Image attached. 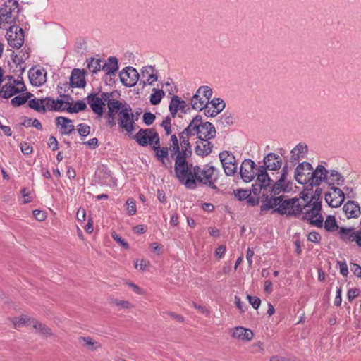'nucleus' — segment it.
Returning a JSON list of instances; mask_svg holds the SVG:
<instances>
[{
	"label": "nucleus",
	"instance_id": "393cba45",
	"mask_svg": "<svg viewBox=\"0 0 361 361\" xmlns=\"http://www.w3.org/2000/svg\"><path fill=\"white\" fill-rule=\"evenodd\" d=\"M102 70L106 72V75H114L118 70V59L115 56H110L102 64Z\"/></svg>",
	"mask_w": 361,
	"mask_h": 361
},
{
	"label": "nucleus",
	"instance_id": "473e14b6",
	"mask_svg": "<svg viewBox=\"0 0 361 361\" xmlns=\"http://www.w3.org/2000/svg\"><path fill=\"white\" fill-rule=\"evenodd\" d=\"M20 92V87H16L13 85L6 84L0 90V97L5 99H8L14 94Z\"/></svg>",
	"mask_w": 361,
	"mask_h": 361
},
{
	"label": "nucleus",
	"instance_id": "aec40b11",
	"mask_svg": "<svg viewBox=\"0 0 361 361\" xmlns=\"http://www.w3.org/2000/svg\"><path fill=\"white\" fill-rule=\"evenodd\" d=\"M264 164L267 170L276 171L281 167L282 160L279 155L269 153L264 158Z\"/></svg>",
	"mask_w": 361,
	"mask_h": 361
},
{
	"label": "nucleus",
	"instance_id": "5fc2aeb1",
	"mask_svg": "<svg viewBox=\"0 0 361 361\" xmlns=\"http://www.w3.org/2000/svg\"><path fill=\"white\" fill-rule=\"evenodd\" d=\"M77 128L78 133L81 136H87L90 133V127L85 123H80L78 125Z\"/></svg>",
	"mask_w": 361,
	"mask_h": 361
},
{
	"label": "nucleus",
	"instance_id": "052dcab7",
	"mask_svg": "<svg viewBox=\"0 0 361 361\" xmlns=\"http://www.w3.org/2000/svg\"><path fill=\"white\" fill-rule=\"evenodd\" d=\"M250 191H251V193L252 192V194L254 195L257 196V195H259L261 191H262V192L264 191V193H267V188L262 186L261 185L256 183L255 185H252V190H250Z\"/></svg>",
	"mask_w": 361,
	"mask_h": 361
},
{
	"label": "nucleus",
	"instance_id": "4468645a",
	"mask_svg": "<svg viewBox=\"0 0 361 361\" xmlns=\"http://www.w3.org/2000/svg\"><path fill=\"white\" fill-rule=\"evenodd\" d=\"M197 136L200 140L213 139L216 136V129L210 122H200L198 125Z\"/></svg>",
	"mask_w": 361,
	"mask_h": 361
},
{
	"label": "nucleus",
	"instance_id": "774afa93",
	"mask_svg": "<svg viewBox=\"0 0 361 361\" xmlns=\"http://www.w3.org/2000/svg\"><path fill=\"white\" fill-rule=\"evenodd\" d=\"M350 269L357 277H361V267L357 264H352Z\"/></svg>",
	"mask_w": 361,
	"mask_h": 361
},
{
	"label": "nucleus",
	"instance_id": "09e8293b",
	"mask_svg": "<svg viewBox=\"0 0 361 361\" xmlns=\"http://www.w3.org/2000/svg\"><path fill=\"white\" fill-rule=\"evenodd\" d=\"M154 151L155 152V156L159 161H162L163 159L169 161V148L167 147H160L159 149Z\"/></svg>",
	"mask_w": 361,
	"mask_h": 361
},
{
	"label": "nucleus",
	"instance_id": "6e6552de",
	"mask_svg": "<svg viewBox=\"0 0 361 361\" xmlns=\"http://www.w3.org/2000/svg\"><path fill=\"white\" fill-rule=\"evenodd\" d=\"M338 171L336 170H331L328 173V179L327 182L330 186V190L325 193V200L326 203L331 207L337 208L338 207V200H337V195L338 193L337 192V190H338V188L334 185V183H331L330 180L331 177H336V180H338Z\"/></svg>",
	"mask_w": 361,
	"mask_h": 361
},
{
	"label": "nucleus",
	"instance_id": "a878e982",
	"mask_svg": "<svg viewBox=\"0 0 361 361\" xmlns=\"http://www.w3.org/2000/svg\"><path fill=\"white\" fill-rule=\"evenodd\" d=\"M256 175L257 176V181L259 183L258 184L266 188L269 187L271 182H273V180L269 176L267 172V169L264 166H260L257 169V173Z\"/></svg>",
	"mask_w": 361,
	"mask_h": 361
},
{
	"label": "nucleus",
	"instance_id": "ddd939ff",
	"mask_svg": "<svg viewBox=\"0 0 361 361\" xmlns=\"http://www.w3.org/2000/svg\"><path fill=\"white\" fill-rule=\"evenodd\" d=\"M256 164L251 159H245L240 169L241 178L245 182H250L254 179L257 173L255 172Z\"/></svg>",
	"mask_w": 361,
	"mask_h": 361
},
{
	"label": "nucleus",
	"instance_id": "79ce46f5",
	"mask_svg": "<svg viewBox=\"0 0 361 361\" xmlns=\"http://www.w3.org/2000/svg\"><path fill=\"white\" fill-rule=\"evenodd\" d=\"M171 142L170 145V152H171V157H173L174 155H177L180 152V145L178 142V140L176 135H172L171 136Z\"/></svg>",
	"mask_w": 361,
	"mask_h": 361
},
{
	"label": "nucleus",
	"instance_id": "49530a36",
	"mask_svg": "<svg viewBox=\"0 0 361 361\" xmlns=\"http://www.w3.org/2000/svg\"><path fill=\"white\" fill-rule=\"evenodd\" d=\"M28 106L30 108H31L38 112H40V113L46 112V109H44V106L42 105V104L40 103V99H37L35 98H34L32 99H30L29 102H28Z\"/></svg>",
	"mask_w": 361,
	"mask_h": 361
},
{
	"label": "nucleus",
	"instance_id": "20e7f679",
	"mask_svg": "<svg viewBox=\"0 0 361 361\" xmlns=\"http://www.w3.org/2000/svg\"><path fill=\"white\" fill-rule=\"evenodd\" d=\"M190 136L180 133L179 134L180 142L181 149L180 148V152L176 155L175 158L174 171H177V173L185 172V169L187 166V158L192 155L191 145L189 141Z\"/></svg>",
	"mask_w": 361,
	"mask_h": 361
},
{
	"label": "nucleus",
	"instance_id": "de8ad7c7",
	"mask_svg": "<svg viewBox=\"0 0 361 361\" xmlns=\"http://www.w3.org/2000/svg\"><path fill=\"white\" fill-rule=\"evenodd\" d=\"M40 103L44 106L46 110L48 109L49 111H54V109H59L58 107L56 108L55 100L51 97L40 99Z\"/></svg>",
	"mask_w": 361,
	"mask_h": 361
},
{
	"label": "nucleus",
	"instance_id": "a211bd4d",
	"mask_svg": "<svg viewBox=\"0 0 361 361\" xmlns=\"http://www.w3.org/2000/svg\"><path fill=\"white\" fill-rule=\"evenodd\" d=\"M329 171L322 165H318L310 173V185H319L325 179H328Z\"/></svg>",
	"mask_w": 361,
	"mask_h": 361
},
{
	"label": "nucleus",
	"instance_id": "69168bd1",
	"mask_svg": "<svg viewBox=\"0 0 361 361\" xmlns=\"http://www.w3.org/2000/svg\"><path fill=\"white\" fill-rule=\"evenodd\" d=\"M321 239L320 235L317 232H311L308 235V240L313 243H319Z\"/></svg>",
	"mask_w": 361,
	"mask_h": 361
},
{
	"label": "nucleus",
	"instance_id": "bf43d9fd",
	"mask_svg": "<svg viewBox=\"0 0 361 361\" xmlns=\"http://www.w3.org/2000/svg\"><path fill=\"white\" fill-rule=\"evenodd\" d=\"M155 118V115L150 112H146L143 115V121L147 126L152 124Z\"/></svg>",
	"mask_w": 361,
	"mask_h": 361
},
{
	"label": "nucleus",
	"instance_id": "58836bf2",
	"mask_svg": "<svg viewBox=\"0 0 361 361\" xmlns=\"http://www.w3.org/2000/svg\"><path fill=\"white\" fill-rule=\"evenodd\" d=\"M285 190L286 186L284 185V182L280 180L276 181L271 188H267V192L274 196L278 195L281 191Z\"/></svg>",
	"mask_w": 361,
	"mask_h": 361
},
{
	"label": "nucleus",
	"instance_id": "412c9836",
	"mask_svg": "<svg viewBox=\"0 0 361 361\" xmlns=\"http://www.w3.org/2000/svg\"><path fill=\"white\" fill-rule=\"evenodd\" d=\"M85 85V72L79 68H74L70 77V86L72 87H84Z\"/></svg>",
	"mask_w": 361,
	"mask_h": 361
},
{
	"label": "nucleus",
	"instance_id": "6ab92c4d",
	"mask_svg": "<svg viewBox=\"0 0 361 361\" xmlns=\"http://www.w3.org/2000/svg\"><path fill=\"white\" fill-rule=\"evenodd\" d=\"M47 73L44 69H36L31 68L29 71V79L30 83L35 86H41L46 82Z\"/></svg>",
	"mask_w": 361,
	"mask_h": 361
},
{
	"label": "nucleus",
	"instance_id": "e2e57ef3",
	"mask_svg": "<svg viewBox=\"0 0 361 361\" xmlns=\"http://www.w3.org/2000/svg\"><path fill=\"white\" fill-rule=\"evenodd\" d=\"M289 164H290V163L288 161L286 162L284 166L282 169L281 175L279 180L285 182V180H286V178H287V175L288 173V168H289L288 165Z\"/></svg>",
	"mask_w": 361,
	"mask_h": 361
},
{
	"label": "nucleus",
	"instance_id": "603ef678",
	"mask_svg": "<svg viewBox=\"0 0 361 361\" xmlns=\"http://www.w3.org/2000/svg\"><path fill=\"white\" fill-rule=\"evenodd\" d=\"M235 197L240 201L247 200L251 195V191L249 190L238 189L234 191Z\"/></svg>",
	"mask_w": 361,
	"mask_h": 361
},
{
	"label": "nucleus",
	"instance_id": "c03bdc74",
	"mask_svg": "<svg viewBox=\"0 0 361 361\" xmlns=\"http://www.w3.org/2000/svg\"><path fill=\"white\" fill-rule=\"evenodd\" d=\"M154 93L150 96V102L153 105H157L160 103L162 97L164 96V92L162 90L153 89Z\"/></svg>",
	"mask_w": 361,
	"mask_h": 361
},
{
	"label": "nucleus",
	"instance_id": "0eeeda50",
	"mask_svg": "<svg viewBox=\"0 0 361 361\" xmlns=\"http://www.w3.org/2000/svg\"><path fill=\"white\" fill-rule=\"evenodd\" d=\"M6 37L8 44L13 48L19 49L23 44L24 31L17 25L10 27L6 33Z\"/></svg>",
	"mask_w": 361,
	"mask_h": 361
},
{
	"label": "nucleus",
	"instance_id": "c9c22d12",
	"mask_svg": "<svg viewBox=\"0 0 361 361\" xmlns=\"http://www.w3.org/2000/svg\"><path fill=\"white\" fill-rule=\"evenodd\" d=\"M87 68L90 72L93 73H97L98 71L102 70V60L100 59H95L94 57H91L87 60Z\"/></svg>",
	"mask_w": 361,
	"mask_h": 361
},
{
	"label": "nucleus",
	"instance_id": "1a4fd4ad",
	"mask_svg": "<svg viewBox=\"0 0 361 361\" xmlns=\"http://www.w3.org/2000/svg\"><path fill=\"white\" fill-rule=\"evenodd\" d=\"M219 159L226 176H233L237 170L236 160L231 152L224 151L219 154Z\"/></svg>",
	"mask_w": 361,
	"mask_h": 361
},
{
	"label": "nucleus",
	"instance_id": "338daca9",
	"mask_svg": "<svg viewBox=\"0 0 361 361\" xmlns=\"http://www.w3.org/2000/svg\"><path fill=\"white\" fill-rule=\"evenodd\" d=\"M150 249L154 252L157 253L158 255L161 254L163 251V246L159 245L157 243H153L150 245Z\"/></svg>",
	"mask_w": 361,
	"mask_h": 361
},
{
	"label": "nucleus",
	"instance_id": "864d4df0",
	"mask_svg": "<svg viewBox=\"0 0 361 361\" xmlns=\"http://www.w3.org/2000/svg\"><path fill=\"white\" fill-rule=\"evenodd\" d=\"M126 209L129 215L133 216L136 213L135 201L133 198H129L126 201Z\"/></svg>",
	"mask_w": 361,
	"mask_h": 361
},
{
	"label": "nucleus",
	"instance_id": "9d476101",
	"mask_svg": "<svg viewBox=\"0 0 361 361\" xmlns=\"http://www.w3.org/2000/svg\"><path fill=\"white\" fill-rule=\"evenodd\" d=\"M17 9L19 12L18 3L15 0H8V4H6L4 7L0 8V21L1 23L11 24L15 21V17L13 16V12Z\"/></svg>",
	"mask_w": 361,
	"mask_h": 361
},
{
	"label": "nucleus",
	"instance_id": "9b49d317",
	"mask_svg": "<svg viewBox=\"0 0 361 361\" xmlns=\"http://www.w3.org/2000/svg\"><path fill=\"white\" fill-rule=\"evenodd\" d=\"M119 77L121 83L124 86L130 87L136 85L140 75L135 68L127 66L120 72Z\"/></svg>",
	"mask_w": 361,
	"mask_h": 361
},
{
	"label": "nucleus",
	"instance_id": "5701e85b",
	"mask_svg": "<svg viewBox=\"0 0 361 361\" xmlns=\"http://www.w3.org/2000/svg\"><path fill=\"white\" fill-rule=\"evenodd\" d=\"M156 71L154 67L152 66H145L141 70V75L143 78L147 77V81H141L143 87L147 83L149 85H152L153 82L158 80V75L154 73Z\"/></svg>",
	"mask_w": 361,
	"mask_h": 361
},
{
	"label": "nucleus",
	"instance_id": "37998d69",
	"mask_svg": "<svg viewBox=\"0 0 361 361\" xmlns=\"http://www.w3.org/2000/svg\"><path fill=\"white\" fill-rule=\"evenodd\" d=\"M33 320L31 318H28L24 316L16 317L13 319V324L15 329H18L25 325L30 324L33 323Z\"/></svg>",
	"mask_w": 361,
	"mask_h": 361
},
{
	"label": "nucleus",
	"instance_id": "f3484780",
	"mask_svg": "<svg viewBox=\"0 0 361 361\" xmlns=\"http://www.w3.org/2000/svg\"><path fill=\"white\" fill-rule=\"evenodd\" d=\"M343 212L347 219H356L361 214L359 204L353 200H348L342 208Z\"/></svg>",
	"mask_w": 361,
	"mask_h": 361
},
{
	"label": "nucleus",
	"instance_id": "b1692460",
	"mask_svg": "<svg viewBox=\"0 0 361 361\" xmlns=\"http://www.w3.org/2000/svg\"><path fill=\"white\" fill-rule=\"evenodd\" d=\"M231 336L241 341H249L253 338V333L250 329L238 326L233 329Z\"/></svg>",
	"mask_w": 361,
	"mask_h": 361
},
{
	"label": "nucleus",
	"instance_id": "a19ab883",
	"mask_svg": "<svg viewBox=\"0 0 361 361\" xmlns=\"http://www.w3.org/2000/svg\"><path fill=\"white\" fill-rule=\"evenodd\" d=\"M338 228L334 216L329 215L324 222V228L330 232L336 231Z\"/></svg>",
	"mask_w": 361,
	"mask_h": 361
},
{
	"label": "nucleus",
	"instance_id": "13d9d810",
	"mask_svg": "<svg viewBox=\"0 0 361 361\" xmlns=\"http://www.w3.org/2000/svg\"><path fill=\"white\" fill-rule=\"evenodd\" d=\"M247 298L249 301V303L255 308L257 310L261 304V300L258 297L251 296L247 295Z\"/></svg>",
	"mask_w": 361,
	"mask_h": 361
},
{
	"label": "nucleus",
	"instance_id": "423d86ee",
	"mask_svg": "<svg viewBox=\"0 0 361 361\" xmlns=\"http://www.w3.org/2000/svg\"><path fill=\"white\" fill-rule=\"evenodd\" d=\"M113 94V92H102L100 97H98L97 94L92 93L87 97L86 99L92 111L99 116H102L104 114L106 105L109 109L110 102L118 100L111 98Z\"/></svg>",
	"mask_w": 361,
	"mask_h": 361
},
{
	"label": "nucleus",
	"instance_id": "c756f323",
	"mask_svg": "<svg viewBox=\"0 0 361 361\" xmlns=\"http://www.w3.org/2000/svg\"><path fill=\"white\" fill-rule=\"evenodd\" d=\"M234 123V117L231 113L226 111L216 121L217 128L224 129Z\"/></svg>",
	"mask_w": 361,
	"mask_h": 361
},
{
	"label": "nucleus",
	"instance_id": "bb28decb",
	"mask_svg": "<svg viewBox=\"0 0 361 361\" xmlns=\"http://www.w3.org/2000/svg\"><path fill=\"white\" fill-rule=\"evenodd\" d=\"M195 147V152L198 156L204 157L209 155L213 148V145L209 140H201Z\"/></svg>",
	"mask_w": 361,
	"mask_h": 361
},
{
	"label": "nucleus",
	"instance_id": "4d7b16f0",
	"mask_svg": "<svg viewBox=\"0 0 361 361\" xmlns=\"http://www.w3.org/2000/svg\"><path fill=\"white\" fill-rule=\"evenodd\" d=\"M113 239L118 243L123 248L128 250L129 248V245L126 243L124 239H123L121 236H119L116 232H113L111 234Z\"/></svg>",
	"mask_w": 361,
	"mask_h": 361
},
{
	"label": "nucleus",
	"instance_id": "f8f14e48",
	"mask_svg": "<svg viewBox=\"0 0 361 361\" xmlns=\"http://www.w3.org/2000/svg\"><path fill=\"white\" fill-rule=\"evenodd\" d=\"M312 166L309 162L304 161L296 167L294 177L300 184H306L310 182V173Z\"/></svg>",
	"mask_w": 361,
	"mask_h": 361
},
{
	"label": "nucleus",
	"instance_id": "7c9ffc66",
	"mask_svg": "<svg viewBox=\"0 0 361 361\" xmlns=\"http://www.w3.org/2000/svg\"><path fill=\"white\" fill-rule=\"evenodd\" d=\"M78 342L83 347L87 348L91 351H94L99 348H101L102 345L100 343L93 340L92 338L87 336H80L78 338Z\"/></svg>",
	"mask_w": 361,
	"mask_h": 361
},
{
	"label": "nucleus",
	"instance_id": "4c0bfd02",
	"mask_svg": "<svg viewBox=\"0 0 361 361\" xmlns=\"http://www.w3.org/2000/svg\"><path fill=\"white\" fill-rule=\"evenodd\" d=\"M355 232L353 228L340 227V238L346 242H353V235Z\"/></svg>",
	"mask_w": 361,
	"mask_h": 361
},
{
	"label": "nucleus",
	"instance_id": "dca6fc26",
	"mask_svg": "<svg viewBox=\"0 0 361 361\" xmlns=\"http://www.w3.org/2000/svg\"><path fill=\"white\" fill-rule=\"evenodd\" d=\"M308 152L307 146L305 144L299 143L290 152L291 157L288 161L290 168L296 165L297 162L301 158H305Z\"/></svg>",
	"mask_w": 361,
	"mask_h": 361
},
{
	"label": "nucleus",
	"instance_id": "4be33fe9",
	"mask_svg": "<svg viewBox=\"0 0 361 361\" xmlns=\"http://www.w3.org/2000/svg\"><path fill=\"white\" fill-rule=\"evenodd\" d=\"M154 128H141L133 137L137 144L140 146L145 147L150 143L151 135Z\"/></svg>",
	"mask_w": 361,
	"mask_h": 361
},
{
	"label": "nucleus",
	"instance_id": "8fccbe9b",
	"mask_svg": "<svg viewBox=\"0 0 361 361\" xmlns=\"http://www.w3.org/2000/svg\"><path fill=\"white\" fill-rule=\"evenodd\" d=\"M197 94H200L204 97V99L208 100V103L212 96V90L208 86H201L197 90Z\"/></svg>",
	"mask_w": 361,
	"mask_h": 361
},
{
	"label": "nucleus",
	"instance_id": "cd10ccee",
	"mask_svg": "<svg viewBox=\"0 0 361 361\" xmlns=\"http://www.w3.org/2000/svg\"><path fill=\"white\" fill-rule=\"evenodd\" d=\"M202 120V117L200 115L195 116L182 133L190 137L197 135L198 125L200 124Z\"/></svg>",
	"mask_w": 361,
	"mask_h": 361
},
{
	"label": "nucleus",
	"instance_id": "2eb2a0df",
	"mask_svg": "<svg viewBox=\"0 0 361 361\" xmlns=\"http://www.w3.org/2000/svg\"><path fill=\"white\" fill-rule=\"evenodd\" d=\"M261 202L262 203L260 207L262 212L273 208L276 209L279 207V204L281 202V197L269 195L268 192L264 193V191L261 196Z\"/></svg>",
	"mask_w": 361,
	"mask_h": 361
},
{
	"label": "nucleus",
	"instance_id": "2f4dec72",
	"mask_svg": "<svg viewBox=\"0 0 361 361\" xmlns=\"http://www.w3.org/2000/svg\"><path fill=\"white\" fill-rule=\"evenodd\" d=\"M200 95V94H197L196 92L191 99V106L195 110H203L208 105V100L206 101Z\"/></svg>",
	"mask_w": 361,
	"mask_h": 361
},
{
	"label": "nucleus",
	"instance_id": "39448f33",
	"mask_svg": "<svg viewBox=\"0 0 361 361\" xmlns=\"http://www.w3.org/2000/svg\"><path fill=\"white\" fill-rule=\"evenodd\" d=\"M281 202L279 207H276L273 212H277L281 215L286 214L289 216H299L302 213L303 204L299 202L298 197L285 198L283 195H281Z\"/></svg>",
	"mask_w": 361,
	"mask_h": 361
},
{
	"label": "nucleus",
	"instance_id": "e433bc0d",
	"mask_svg": "<svg viewBox=\"0 0 361 361\" xmlns=\"http://www.w3.org/2000/svg\"><path fill=\"white\" fill-rule=\"evenodd\" d=\"M174 106H177L178 111H181L183 113H186L189 108H186L187 104L185 101L180 99V98L178 95H174L171 100L169 105H172Z\"/></svg>",
	"mask_w": 361,
	"mask_h": 361
},
{
	"label": "nucleus",
	"instance_id": "f03ea898",
	"mask_svg": "<svg viewBox=\"0 0 361 361\" xmlns=\"http://www.w3.org/2000/svg\"><path fill=\"white\" fill-rule=\"evenodd\" d=\"M116 116H118L117 123L119 128L128 133H131L135 130V121L132 108L126 102H121L119 100L111 102L109 105V111L106 114L107 125L110 127L116 124Z\"/></svg>",
	"mask_w": 361,
	"mask_h": 361
},
{
	"label": "nucleus",
	"instance_id": "ea45409f",
	"mask_svg": "<svg viewBox=\"0 0 361 361\" xmlns=\"http://www.w3.org/2000/svg\"><path fill=\"white\" fill-rule=\"evenodd\" d=\"M33 328L36 330H38L40 334L44 336H51L52 335V332L50 328H49L45 324L38 322L33 320Z\"/></svg>",
	"mask_w": 361,
	"mask_h": 361
},
{
	"label": "nucleus",
	"instance_id": "f257e3e1",
	"mask_svg": "<svg viewBox=\"0 0 361 361\" xmlns=\"http://www.w3.org/2000/svg\"><path fill=\"white\" fill-rule=\"evenodd\" d=\"M186 169L185 172L177 173L174 171L176 178L179 181L185 185V186L190 190L197 188V183L208 185L211 188L218 191L219 188L215 185L218 178L214 177V172L216 169L213 166L206 165L202 169L199 166H193L192 164L187 161Z\"/></svg>",
	"mask_w": 361,
	"mask_h": 361
},
{
	"label": "nucleus",
	"instance_id": "a18cd8bd",
	"mask_svg": "<svg viewBox=\"0 0 361 361\" xmlns=\"http://www.w3.org/2000/svg\"><path fill=\"white\" fill-rule=\"evenodd\" d=\"M209 103L212 106L214 110H216L215 112L219 114L221 112L226 106L224 100L220 98H214Z\"/></svg>",
	"mask_w": 361,
	"mask_h": 361
},
{
	"label": "nucleus",
	"instance_id": "72a5a7b5",
	"mask_svg": "<svg viewBox=\"0 0 361 361\" xmlns=\"http://www.w3.org/2000/svg\"><path fill=\"white\" fill-rule=\"evenodd\" d=\"M355 197V192L354 188L352 186H343L342 190L340 189V198H341L340 200V207L345 198L351 200Z\"/></svg>",
	"mask_w": 361,
	"mask_h": 361
},
{
	"label": "nucleus",
	"instance_id": "f704fd0d",
	"mask_svg": "<svg viewBox=\"0 0 361 361\" xmlns=\"http://www.w3.org/2000/svg\"><path fill=\"white\" fill-rule=\"evenodd\" d=\"M66 104L68 105L66 111L71 114L78 113L80 111H84L87 108L86 103L82 100H78L73 106L69 102H67Z\"/></svg>",
	"mask_w": 361,
	"mask_h": 361
},
{
	"label": "nucleus",
	"instance_id": "7ed1b4c3",
	"mask_svg": "<svg viewBox=\"0 0 361 361\" xmlns=\"http://www.w3.org/2000/svg\"><path fill=\"white\" fill-rule=\"evenodd\" d=\"M321 195L322 189L316 188L310 201L303 204L305 212L302 219L309 221L311 224L319 228H322L324 224L323 216L320 214L322 209Z\"/></svg>",
	"mask_w": 361,
	"mask_h": 361
},
{
	"label": "nucleus",
	"instance_id": "0e129e2a",
	"mask_svg": "<svg viewBox=\"0 0 361 361\" xmlns=\"http://www.w3.org/2000/svg\"><path fill=\"white\" fill-rule=\"evenodd\" d=\"M115 304L116 306L119 307L120 308H123V309H128V308H131L133 307V305L130 304L129 302L128 301H125V300H116L115 301Z\"/></svg>",
	"mask_w": 361,
	"mask_h": 361
},
{
	"label": "nucleus",
	"instance_id": "3c124183",
	"mask_svg": "<svg viewBox=\"0 0 361 361\" xmlns=\"http://www.w3.org/2000/svg\"><path fill=\"white\" fill-rule=\"evenodd\" d=\"M150 145L153 150H156L160 148V138L157 132L154 129L152 130V135H151Z\"/></svg>",
	"mask_w": 361,
	"mask_h": 361
},
{
	"label": "nucleus",
	"instance_id": "680f3d73",
	"mask_svg": "<svg viewBox=\"0 0 361 361\" xmlns=\"http://www.w3.org/2000/svg\"><path fill=\"white\" fill-rule=\"evenodd\" d=\"M67 102H64L62 99H56L55 100V106L56 107H59L58 109H54L55 111H61L66 110V108L68 107V105L66 104Z\"/></svg>",
	"mask_w": 361,
	"mask_h": 361
},
{
	"label": "nucleus",
	"instance_id": "c85d7f7f",
	"mask_svg": "<svg viewBox=\"0 0 361 361\" xmlns=\"http://www.w3.org/2000/svg\"><path fill=\"white\" fill-rule=\"evenodd\" d=\"M56 126H61L63 130L62 133L64 135H69L74 130V126L72 124V121L63 116H58L56 118Z\"/></svg>",
	"mask_w": 361,
	"mask_h": 361
},
{
	"label": "nucleus",
	"instance_id": "6e6d98bb",
	"mask_svg": "<svg viewBox=\"0 0 361 361\" xmlns=\"http://www.w3.org/2000/svg\"><path fill=\"white\" fill-rule=\"evenodd\" d=\"M27 101V98H24V95H18L13 98L11 101L13 106H20Z\"/></svg>",
	"mask_w": 361,
	"mask_h": 361
}]
</instances>
